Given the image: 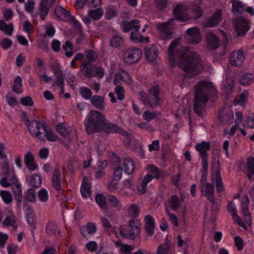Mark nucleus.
I'll use <instances>...</instances> for the list:
<instances>
[{"label": "nucleus", "mask_w": 254, "mask_h": 254, "mask_svg": "<svg viewBox=\"0 0 254 254\" xmlns=\"http://www.w3.org/2000/svg\"><path fill=\"white\" fill-rule=\"evenodd\" d=\"M22 79L20 76H17L14 79L12 90L16 93L20 94L22 92Z\"/></svg>", "instance_id": "nucleus-43"}, {"label": "nucleus", "mask_w": 254, "mask_h": 254, "mask_svg": "<svg viewBox=\"0 0 254 254\" xmlns=\"http://www.w3.org/2000/svg\"><path fill=\"white\" fill-rule=\"evenodd\" d=\"M2 223L5 226H11L13 227H17V226L14 218H12L9 216L6 217Z\"/></svg>", "instance_id": "nucleus-62"}, {"label": "nucleus", "mask_w": 254, "mask_h": 254, "mask_svg": "<svg viewBox=\"0 0 254 254\" xmlns=\"http://www.w3.org/2000/svg\"><path fill=\"white\" fill-rule=\"evenodd\" d=\"M144 221V229L146 233L149 236H152L154 234L155 228V222L154 218L150 215H147L145 216Z\"/></svg>", "instance_id": "nucleus-23"}, {"label": "nucleus", "mask_w": 254, "mask_h": 254, "mask_svg": "<svg viewBox=\"0 0 254 254\" xmlns=\"http://www.w3.org/2000/svg\"><path fill=\"white\" fill-rule=\"evenodd\" d=\"M43 135L44 136V140L46 138L49 141H55L58 138V136L54 133L53 130L52 129H47L46 128L45 131H44Z\"/></svg>", "instance_id": "nucleus-46"}, {"label": "nucleus", "mask_w": 254, "mask_h": 254, "mask_svg": "<svg viewBox=\"0 0 254 254\" xmlns=\"http://www.w3.org/2000/svg\"><path fill=\"white\" fill-rule=\"evenodd\" d=\"M122 176H114V179L108 185L109 190L113 191L119 188L118 182L120 180Z\"/></svg>", "instance_id": "nucleus-50"}, {"label": "nucleus", "mask_w": 254, "mask_h": 254, "mask_svg": "<svg viewBox=\"0 0 254 254\" xmlns=\"http://www.w3.org/2000/svg\"><path fill=\"white\" fill-rule=\"evenodd\" d=\"M141 223L138 219H131L128 222V225L126 228L122 227L120 228L121 235L130 240H134L140 232Z\"/></svg>", "instance_id": "nucleus-4"}, {"label": "nucleus", "mask_w": 254, "mask_h": 254, "mask_svg": "<svg viewBox=\"0 0 254 254\" xmlns=\"http://www.w3.org/2000/svg\"><path fill=\"white\" fill-rule=\"evenodd\" d=\"M46 127V125L37 120H33L27 125V128L31 135L37 137L40 140H44V136L43 134L45 131Z\"/></svg>", "instance_id": "nucleus-6"}, {"label": "nucleus", "mask_w": 254, "mask_h": 254, "mask_svg": "<svg viewBox=\"0 0 254 254\" xmlns=\"http://www.w3.org/2000/svg\"><path fill=\"white\" fill-rule=\"evenodd\" d=\"M195 149L199 152L201 156L203 173L205 174L208 170L207 151L210 149V144L208 142L202 141L200 144H196L195 145Z\"/></svg>", "instance_id": "nucleus-7"}, {"label": "nucleus", "mask_w": 254, "mask_h": 254, "mask_svg": "<svg viewBox=\"0 0 254 254\" xmlns=\"http://www.w3.org/2000/svg\"><path fill=\"white\" fill-rule=\"evenodd\" d=\"M55 13L59 19L65 22L68 21L71 17L70 11L65 10L61 6L56 7Z\"/></svg>", "instance_id": "nucleus-22"}, {"label": "nucleus", "mask_w": 254, "mask_h": 254, "mask_svg": "<svg viewBox=\"0 0 254 254\" xmlns=\"http://www.w3.org/2000/svg\"><path fill=\"white\" fill-rule=\"evenodd\" d=\"M222 20V11L221 10H217L211 16L207 18L202 22L203 27H214L219 24Z\"/></svg>", "instance_id": "nucleus-12"}, {"label": "nucleus", "mask_w": 254, "mask_h": 254, "mask_svg": "<svg viewBox=\"0 0 254 254\" xmlns=\"http://www.w3.org/2000/svg\"><path fill=\"white\" fill-rule=\"evenodd\" d=\"M115 92L117 95L118 99L122 101L125 98V90L124 88L121 86H117L115 89Z\"/></svg>", "instance_id": "nucleus-61"}, {"label": "nucleus", "mask_w": 254, "mask_h": 254, "mask_svg": "<svg viewBox=\"0 0 254 254\" xmlns=\"http://www.w3.org/2000/svg\"><path fill=\"white\" fill-rule=\"evenodd\" d=\"M160 113L158 112H150L149 111H145L143 114V118L144 120L150 122L153 119L159 117Z\"/></svg>", "instance_id": "nucleus-49"}, {"label": "nucleus", "mask_w": 254, "mask_h": 254, "mask_svg": "<svg viewBox=\"0 0 254 254\" xmlns=\"http://www.w3.org/2000/svg\"><path fill=\"white\" fill-rule=\"evenodd\" d=\"M201 191L203 195L205 196L212 204L215 203L214 196L213 186L210 183H205L200 186Z\"/></svg>", "instance_id": "nucleus-16"}, {"label": "nucleus", "mask_w": 254, "mask_h": 254, "mask_svg": "<svg viewBox=\"0 0 254 254\" xmlns=\"http://www.w3.org/2000/svg\"><path fill=\"white\" fill-rule=\"evenodd\" d=\"M208 47L212 50L216 49L220 46V40L213 33H208L206 36Z\"/></svg>", "instance_id": "nucleus-20"}, {"label": "nucleus", "mask_w": 254, "mask_h": 254, "mask_svg": "<svg viewBox=\"0 0 254 254\" xmlns=\"http://www.w3.org/2000/svg\"><path fill=\"white\" fill-rule=\"evenodd\" d=\"M13 193L15 200L20 203L22 202V189L20 183H17L16 185L12 186ZM19 207V204H17Z\"/></svg>", "instance_id": "nucleus-35"}, {"label": "nucleus", "mask_w": 254, "mask_h": 254, "mask_svg": "<svg viewBox=\"0 0 254 254\" xmlns=\"http://www.w3.org/2000/svg\"><path fill=\"white\" fill-rule=\"evenodd\" d=\"M121 81H124L127 84L131 83V78L129 73L125 70L122 69L115 75L114 83L115 85L119 84Z\"/></svg>", "instance_id": "nucleus-17"}, {"label": "nucleus", "mask_w": 254, "mask_h": 254, "mask_svg": "<svg viewBox=\"0 0 254 254\" xmlns=\"http://www.w3.org/2000/svg\"><path fill=\"white\" fill-rule=\"evenodd\" d=\"M159 87L158 85L151 87L148 91L146 96L142 98L144 104L148 105L151 108L157 107L160 101L159 97Z\"/></svg>", "instance_id": "nucleus-5"}, {"label": "nucleus", "mask_w": 254, "mask_h": 254, "mask_svg": "<svg viewBox=\"0 0 254 254\" xmlns=\"http://www.w3.org/2000/svg\"><path fill=\"white\" fill-rule=\"evenodd\" d=\"M152 176H145L143 180H139L137 188L139 193L144 194L146 192V186L147 184L152 180Z\"/></svg>", "instance_id": "nucleus-30"}, {"label": "nucleus", "mask_w": 254, "mask_h": 254, "mask_svg": "<svg viewBox=\"0 0 254 254\" xmlns=\"http://www.w3.org/2000/svg\"><path fill=\"white\" fill-rule=\"evenodd\" d=\"M248 96V92L246 90H244L238 98L234 100L233 104L234 105H237L238 104H240L242 106H244Z\"/></svg>", "instance_id": "nucleus-44"}, {"label": "nucleus", "mask_w": 254, "mask_h": 254, "mask_svg": "<svg viewBox=\"0 0 254 254\" xmlns=\"http://www.w3.org/2000/svg\"><path fill=\"white\" fill-rule=\"evenodd\" d=\"M215 91L211 82L205 81H199L195 86L193 109L199 116L202 114V109L207 102L208 94Z\"/></svg>", "instance_id": "nucleus-2"}, {"label": "nucleus", "mask_w": 254, "mask_h": 254, "mask_svg": "<svg viewBox=\"0 0 254 254\" xmlns=\"http://www.w3.org/2000/svg\"><path fill=\"white\" fill-rule=\"evenodd\" d=\"M57 129L59 133L63 136L65 137L69 134V131L67 128V125L64 123L58 124L57 126Z\"/></svg>", "instance_id": "nucleus-54"}, {"label": "nucleus", "mask_w": 254, "mask_h": 254, "mask_svg": "<svg viewBox=\"0 0 254 254\" xmlns=\"http://www.w3.org/2000/svg\"><path fill=\"white\" fill-rule=\"evenodd\" d=\"M212 179H216V190L218 192H221L223 190V185L221 176H212Z\"/></svg>", "instance_id": "nucleus-59"}, {"label": "nucleus", "mask_w": 254, "mask_h": 254, "mask_svg": "<svg viewBox=\"0 0 254 254\" xmlns=\"http://www.w3.org/2000/svg\"><path fill=\"white\" fill-rule=\"evenodd\" d=\"M24 161L26 166L29 170L33 171L37 168V165L35 162L34 155L31 152H28L25 154Z\"/></svg>", "instance_id": "nucleus-24"}, {"label": "nucleus", "mask_w": 254, "mask_h": 254, "mask_svg": "<svg viewBox=\"0 0 254 254\" xmlns=\"http://www.w3.org/2000/svg\"><path fill=\"white\" fill-rule=\"evenodd\" d=\"M0 167L3 175H10L11 173L12 175L15 174L13 170H11L10 166L7 162L3 161L1 163Z\"/></svg>", "instance_id": "nucleus-53"}, {"label": "nucleus", "mask_w": 254, "mask_h": 254, "mask_svg": "<svg viewBox=\"0 0 254 254\" xmlns=\"http://www.w3.org/2000/svg\"><path fill=\"white\" fill-rule=\"evenodd\" d=\"M121 128L116 124L111 122H107V121L104 122L102 126V131H105L107 134L116 133L119 132Z\"/></svg>", "instance_id": "nucleus-25"}, {"label": "nucleus", "mask_w": 254, "mask_h": 254, "mask_svg": "<svg viewBox=\"0 0 254 254\" xmlns=\"http://www.w3.org/2000/svg\"><path fill=\"white\" fill-rule=\"evenodd\" d=\"M47 233L50 235L56 236L57 233L60 234L61 232L57 224L53 221L49 222L46 226Z\"/></svg>", "instance_id": "nucleus-36"}, {"label": "nucleus", "mask_w": 254, "mask_h": 254, "mask_svg": "<svg viewBox=\"0 0 254 254\" xmlns=\"http://www.w3.org/2000/svg\"><path fill=\"white\" fill-rule=\"evenodd\" d=\"M247 171L249 173L254 174V158H250L247 162Z\"/></svg>", "instance_id": "nucleus-64"}, {"label": "nucleus", "mask_w": 254, "mask_h": 254, "mask_svg": "<svg viewBox=\"0 0 254 254\" xmlns=\"http://www.w3.org/2000/svg\"><path fill=\"white\" fill-rule=\"evenodd\" d=\"M124 170L127 175H131L135 169L134 163L132 160L129 157H125L124 159Z\"/></svg>", "instance_id": "nucleus-29"}, {"label": "nucleus", "mask_w": 254, "mask_h": 254, "mask_svg": "<svg viewBox=\"0 0 254 254\" xmlns=\"http://www.w3.org/2000/svg\"><path fill=\"white\" fill-rule=\"evenodd\" d=\"M145 55L149 61H154L158 57L159 51L154 45L146 47L144 49Z\"/></svg>", "instance_id": "nucleus-26"}, {"label": "nucleus", "mask_w": 254, "mask_h": 254, "mask_svg": "<svg viewBox=\"0 0 254 254\" xmlns=\"http://www.w3.org/2000/svg\"><path fill=\"white\" fill-rule=\"evenodd\" d=\"M170 244L169 243H163L158 247L156 254H169Z\"/></svg>", "instance_id": "nucleus-57"}, {"label": "nucleus", "mask_w": 254, "mask_h": 254, "mask_svg": "<svg viewBox=\"0 0 254 254\" xmlns=\"http://www.w3.org/2000/svg\"><path fill=\"white\" fill-rule=\"evenodd\" d=\"M254 82V74L251 73H246L242 75L240 79V84L247 85Z\"/></svg>", "instance_id": "nucleus-38"}, {"label": "nucleus", "mask_w": 254, "mask_h": 254, "mask_svg": "<svg viewBox=\"0 0 254 254\" xmlns=\"http://www.w3.org/2000/svg\"><path fill=\"white\" fill-rule=\"evenodd\" d=\"M81 234L84 237H87L88 234L91 235L96 231V226L92 223H88L85 226L81 227L80 229Z\"/></svg>", "instance_id": "nucleus-33"}, {"label": "nucleus", "mask_w": 254, "mask_h": 254, "mask_svg": "<svg viewBox=\"0 0 254 254\" xmlns=\"http://www.w3.org/2000/svg\"><path fill=\"white\" fill-rule=\"evenodd\" d=\"M231 64L234 66H241L244 63L245 57L242 51L233 52L229 56Z\"/></svg>", "instance_id": "nucleus-15"}, {"label": "nucleus", "mask_w": 254, "mask_h": 254, "mask_svg": "<svg viewBox=\"0 0 254 254\" xmlns=\"http://www.w3.org/2000/svg\"><path fill=\"white\" fill-rule=\"evenodd\" d=\"M140 21L138 19H133L129 21H124L122 25V28L125 33L130 30H139L140 28Z\"/></svg>", "instance_id": "nucleus-18"}, {"label": "nucleus", "mask_w": 254, "mask_h": 254, "mask_svg": "<svg viewBox=\"0 0 254 254\" xmlns=\"http://www.w3.org/2000/svg\"><path fill=\"white\" fill-rule=\"evenodd\" d=\"M85 57L87 60H84L83 62H89L92 64L96 61L97 55L96 53L93 50L86 51Z\"/></svg>", "instance_id": "nucleus-47"}, {"label": "nucleus", "mask_w": 254, "mask_h": 254, "mask_svg": "<svg viewBox=\"0 0 254 254\" xmlns=\"http://www.w3.org/2000/svg\"><path fill=\"white\" fill-rule=\"evenodd\" d=\"M79 92L81 96L86 100L91 99L92 92L88 87H81L79 88Z\"/></svg>", "instance_id": "nucleus-52"}, {"label": "nucleus", "mask_w": 254, "mask_h": 254, "mask_svg": "<svg viewBox=\"0 0 254 254\" xmlns=\"http://www.w3.org/2000/svg\"><path fill=\"white\" fill-rule=\"evenodd\" d=\"M232 12L234 14H242L245 9V4L239 0H232Z\"/></svg>", "instance_id": "nucleus-32"}, {"label": "nucleus", "mask_w": 254, "mask_h": 254, "mask_svg": "<svg viewBox=\"0 0 254 254\" xmlns=\"http://www.w3.org/2000/svg\"><path fill=\"white\" fill-rule=\"evenodd\" d=\"M90 182V178L85 176L81 186L80 192L82 196L85 198L88 197L91 192V183Z\"/></svg>", "instance_id": "nucleus-21"}, {"label": "nucleus", "mask_w": 254, "mask_h": 254, "mask_svg": "<svg viewBox=\"0 0 254 254\" xmlns=\"http://www.w3.org/2000/svg\"><path fill=\"white\" fill-rule=\"evenodd\" d=\"M188 7L187 5L182 3H179L173 9L175 19L180 22L188 20Z\"/></svg>", "instance_id": "nucleus-9"}, {"label": "nucleus", "mask_w": 254, "mask_h": 254, "mask_svg": "<svg viewBox=\"0 0 254 254\" xmlns=\"http://www.w3.org/2000/svg\"><path fill=\"white\" fill-rule=\"evenodd\" d=\"M95 69V65L89 62H83L80 66V71L84 76L89 78L93 76Z\"/></svg>", "instance_id": "nucleus-19"}, {"label": "nucleus", "mask_w": 254, "mask_h": 254, "mask_svg": "<svg viewBox=\"0 0 254 254\" xmlns=\"http://www.w3.org/2000/svg\"><path fill=\"white\" fill-rule=\"evenodd\" d=\"M125 56L128 62L133 64L138 62L142 56L140 50L136 48H130L125 53Z\"/></svg>", "instance_id": "nucleus-13"}, {"label": "nucleus", "mask_w": 254, "mask_h": 254, "mask_svg": "<svg viewBox=\"0 0 254 254\" xmlns=\"http://www.w3.org/2000/svg\"><path fill=\"white\" fill-rule=\"evenodd\" d=\"M91 104L97 109L99 110L104 109L105 103L104 96L94 95L90 99Z\"/></svg>", "instance_id": "nucleus-31"}, {"label": "nucleus", "mask_w": 254, "mask_h": 254, "mask_svg": "<svg viewBox=\"0 0 254 254\" xmlns=\"http://www.w3.org/2000/svg\"><path fill=\"white\" fill-rule=\"evenodd\" d=\"M38 197L40 201L46 202L49 198L48 191L44 189H42L38 192Z\"/></svg>", "instance_id": "nucleus-63"}, {"label": "nucleus", "mask_w": 254, "mask_h": 254, "mask_svg": "<svg viewBox=\"0 0 254 254\" xmlns=\"http://www.w3.org/2000/svg\"><path fill=\"white\" fill-rule=\"evenodd\" d=\"M0 195L3 201L6 204H9L12 200V195L11 193L6 190H1L0 191Z\"/></svg>", "instance_id": "nucleus-55"}, {"label": "nucleus", "mask_w": 254, "mask_h": 254, "mask_svg": "<svg viewBox=\"0 0 254 254\" xmlns=\"http://www.w3.org/2000/svg\"><path fill=\"white\" fill-rule=\"evenodd\" d=\"M36 191L34 188L29 189L24 196V199L28 202H34L36 199Z\"/></svg>", "instance_id": "nucleus-42"}, {"label": "nucleus", "mask_w": 254, "mask_h": 254, "mask_svg": "<svg viewBox=\"0 0 254 254\" xmlns=\"http://www.w3.org/2000/svg\"><path fill=\"white\" fill-rule=\"evenodd\" d=\"M134 144L132 145L131 150L136 153L137 155L141 158H145V153L143 150V146L138 140H134Z\"/></svg>", "instance_id": "nucleus-34"}, {"label": "nucleus", "mask_w": 254, "mask_h": 254, "mask_svg": "<svg viewBox=\"0 0 254 254\" xmlns=\"http://www.w3.org/2000/svg\"><path fill=\"white\" fill-rule=\"evenodd\" d=\"M49 9L50 8L45 5L44 3L41 2L39 6V15L42 20H44L45 19L46 16L49 13Z\"/></svg>", "instance_id": "nucleus-56"}, {"label": "nucleus", "mask_w": 254, "mask_h": 254, "mask_svg": "<svg viewBox=\"0 0 254 254\" xmlns=\"http://www.w3.org/2000/svg\"><path fill=\"white\" fill-rule=\"evenodd\" d=\"M219 120L223 124H231L233 122L234 115L230 110L222 111L218 117Z\"/></svg>", "instance_id": "nucleus-27"}, {"label": "nucleus", "mask_w": 254, "mask_h": 254, "mask_svg": "<svg viewBox=\"0 0 254 254\" xmlns=\"http://www.w3.org/2000/svg\"><path fill=\"white\" fill-rule=\"evenodd\" d=\"M186 33L187 34L186 38L191 44H196L200 41V32L197 27H194L189 28Z\"/></svg>", "instance_id": "nucleus-14"}, {"label": "nucleus", "mask_w": 254, "mask_h": 254, "mask_svg": "<svg viewBox=\"0 0 254 254\" xmlns=\"http://www.w3.org/2000/svg\"><path fill=\"white\" fill-rule=\"evenodd\" d=\"M64 178L62 176H53L52 179V185L54 189L57 190L56 196L61 198L63 201L65 199V195L62 189V184H64Z\"/></svg>", "instance_id": "nucleus-10"}, {"label": "nucleus", "mask_w": 254, "mask_h": 254, "mask_svg": "<svg viewBox=\"0 0 254 254\" xmlns=\"http://www.w3.org/2000/svg\"><path fill=\"white\" fill-rule=\"evenodd\" d=\"M42 183V178L41 176H32L30 184L33 188L39 187Z\"/></svg>", "instance_id": "nucleus-58"}, {"label": "nucleus", "mask_w": 254, "mask_h": 254, "mask_svg": "<svg viewBox=\"0 0 254 254\" xmlns=\"http://www.w3.org/2000/svg\"><path fill=\"white\" fill-rule=\"evenodd\" d=\"M220 164L218 161L212 162L211 164V175H220Z\"/></svg>", "instance_id": "nucleus-60"}, {"label": "nucleus", "mask_w": 254, "mask_h": 254, "mask_svg": "<svg viewBox=\"0 0 254 254\" xmlns=\"http://www.w3.org/2000/svg\"><path fill=\"white\" fill-rule=\"evenodd\" d=\"M139 30L131 31L130 36V40L135 43H148L149 42V38L148 37H143L141 35V33L139 32Z\"/></svg>", "instance_id": "nucleus-28"}, {"label": "nucleus", "mask_w": 254, "mask_h": 254, "mask_svg": "<svg viewBox=\"0 0 254 254\" xmlns=\"http://www.w3.org/2000/svg\"><path fill=\"white\" fill-rule=\"evenodd\" d=\"M88 120L85 124V129L89 134L102 131V126L106 118L99 112L90 111L88 114Z\"/></svg>", "instance_id": "nucleus-3"}, {"label": "nucleus", "mask_w": 254, "mask_h": 254, "mask_svg": "<svg viewBox=\"0 0 254 254\" xmlns=\"http://www.w3.org/2000/svg\"><path fill=\"white\" fill-rule=\"evenodd\" d=\"M174 19L172 18L168 22V23H159L156 25L157 28L159 30L161 33L168 34L169 32V29L168 27V24H171L172 22L174 21Z\"/></svg>", "instance_id": "nucleus-48"}, {"label": "nucleus", "mask_w": 254, "mask_h": 254, "mask_svg": "<svg viewBox=\"0 0 254 254\" xmlns=\"http://www.w3.org/2000/svg\"><path fill=\"white\" fill-rule=\"evenodd\" d=\"M124 42L122 37L115 36L110 40V45L114 48H117L123 44Z\"/></svg>", "instance_id": "nucleus-51"}, {"label": "nucleus", "mask_w": 254, "mask_h": 254, "mask_svg": "<svg viewBox=\"0 0 254 254\" xmlns=\"http://www.w3.org/2000/svg\"><path fill=\"white\" fill-rule=\"evenodd\" d=\"M168 51L171 65L175 66L177 62L179 67L187 73L189 78L197 75L202 70V65L198 54L188 49H183L178 40L172 42Z\"/></svg>", "instance_id": "nucleus-1"}, {"label": "nucleus", "mask_w": 254, "mask_h": 254, "mask_svg": "<svg viewBox=\"0 0 254 254\" xmlns=\"http://www.w3.org/2000/svg\"><path fill=\"white\" fill-rule=\"evenodd\" d=\"M104 11L102 8H97L95 9H91L88 11V14L91 16L92 19L97 21L99 20L103 16Z\"/></svg>", "instance_id": "nucleus-41"}, {"label": "nucleus", "mask_w": 254, "mask_h": 254, "mask_svg": "<svg viewBox=\"0 0 254 254\" xmlns=\"http://www.w3.org/2000/svg\"><path fill=\"white\" fill-rule=\"evenodd\" d=\"M0 30L6 34L11 36L13 31V25L12 23L6 24L3 20H0Z\"/></svg>", "instance_id": "nucleus-39"}, {"label": "nucleus", "mask_w": 254, "mask_h": 254, "mask_svg": "<svg viewBox=\"0 0 254 254\" xmlns=\"http://www.w3.org/2000/svg\"><path fill=\"white\" fill-rule=\"evenodd\" d=\"M169 203L171 208L174 210H176L180 206L181 201L177 195H174L169 198Z\"/></svg>", "instance_id": "nucleus-45"}, {"label": "nucleus", "mask_w": 254, "mask_h": 254, "mask_svg": "<svg viewBox=\"0 0 254 254\" xmlns=\"http://www.w3.org/2000/svg\"><path fill=\"white\" fill-rule=\"evenodd\" d=\"M53 69L54 70V74L55 76V78L53 80V86L59 87L60 90V94H64V90L63 72L59 64H57L56 66H53Z\"/></svg>", "instance_id": "nucleus-8"}, {"label": "nucleus", "mask_w": 254, "mask_h": 254, "mask_svg": "<svg viewBox=\"0 0 254 254\" xmlns=\"http://www.w3.org/2000/svg\"><path fill=\"white\" fill-rule=\"evenodd\" d=\"M95 201L102 210H107L108 207L106 198L103 194L98 193L95 197Z\"/></svg>", "instance_id": "nucleus-40"}, {"label": "nucleus", "mask_w": 254, "mask_h": 254, "mask_svg": "<svg viewBox=\"0 0 254 254\" xmlns=\"http://www.w3.org/2000/svg\"><path fill=\"white\" fill-rule=\"evenodd\" d=\"M233 21L235 29L237 35L239 36L245 35L249 29V27L246 19L243 17H240L234 19Z\"/></svg>", "instance_id": "nucleus-11"}, {"label": "nucleus", "mask_w": 254, "mask_h": 254, "mask_svg": "<svg viewBox=\"0 0 254 254\" xmlns=\"http://www.w3.org/2000/svg\"><path fill=\"white\" fill-rule=\"evenodd\" d=\"M188 20L196 19L199 18L202 15V11L200 7L197 6H194L191 11L188 12Z\"/></svg>", "instance_id": "nucleus-37"}]
</instances>
